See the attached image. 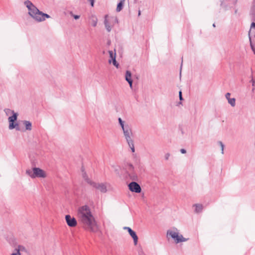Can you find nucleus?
Instances as JSON below:
<instances>
[{"label": "nucleus", "mask_w": 255, "mask_h": 255, "mask_svg": "<svg viewBox=\"0 0 255 255\" xmlns=\"http://www.w3.org/2000/svg\"><path fill=\"white\" fill-rule=\"evenodd\" d=\"M213 27H214L216 26V25H215V23H214V24H213Z\"/></svg>", "instance_id": "38"}, {"label": "nucleus", "mask_w": 255, "mask_h": 255, "mask_svg": "<svg viewBox=\"0 0 255 255\" xmlns=\"http://www.w3.org/2000/svg\"><path fill=\"white\" fill-rule=\"evenodd\" d=\"M23 124L25 126V129L26 130H30L31 129L32 125L29 121H24Z\"/></svg>", "instance_id": "18"}, {"label": "nucleus", "mask_w": 255, "mask_h": 255, "mask_svg": "<svg viewBox=\"0 0 255 255\" xmlns=\"http://www.w3.org/2000/svg\"><path fill=\"white\" fill-rule=\"evenodd\" d=\"M65 220L67 225L71 227H75L77 225V221L74 217H71L69 215L65 216Z\"/></svg>", "instance_id": "11"}, {"label": "nucleus", "mask_w": 255, "mask_h": 255, "mask_svg": "<svg viewBox=\"0 0 255 255\" xmlns=\"http://www.w3.org/2000/svg\"><path fill=\"white\" fill-rule=\"evenodd\" d=\"M124 0H121V1L118 3L116 8L117 12H120L122 10L124 6Z\"/></svg>", "instance_id": "17"}, {"label": "nucleus", "mask_w": 255, "mask_h": 255, "mask_svg": "<svg viewBox=\"0 0 255 255\" xmlns=\"http://www.w3.org/2000/svg\"><path fill=\"white\" fill-rule=\"evenodd\" d=\"M83 177L84 179V180L90 185L92 184V183L93 182L90 179H89L88 177V175H87L86 172H84L83 173Z\"/></svg>", "instance_id": "19"}, {"label": "nucleus", "mask_w": 255, "mask_h": 255, "mask_svg": "<svg viewBox=\"0 0 255 255\" xmlns=\"http://www.w3.org/2000/svg\"><path fill=\"white\" fill-rule=\"evenodd\" d=\"M186 240H174V244L177 245L181 242L186 241Z\"/></svg>", "instance_id": "28"}, {"label": "nucleus", "mask_w": 255, "mask_h": 255, "mask_svg": "<svg viewBox=\"0 0 255 255\" xmlns=\"http://www.w3.org/2000/svg\"><path fill=\"white\" fill-rule=\"evenodd\" d=\"M249 36L251 48L255 54V23L254 22L251 24Z\"/></svg>", "instance_id": "4"}, {"label": "nucleus", "mask_w": 255, "mask_h": 255, "mask_svg": "<svg viewBox=\"0 0 255 255\" xmlns=\"http://www.w3.org/2000/svg\"><path fill=\"white\" fill-rule=\"evenodd\" d=\"M24 248L22 246H18V249H16V253H12L11 255H21L20 253V251L21 250H23Z\"/></svg>", "instance_id": "23"}, {"label": "nucleus", "mask_w": 255, "mask_h": 255, "mask_svg": "<svg viewBox=\"0 0 255 255\" xmlns=\"http://www.w3.org/2000/svg\"><path fill=\"white\" fill-rule=\"evenodd\" d=\"M218 143L221 146L222 153L223 154L224 153V145L223 143L221 141H218Z\"/></svg>", "instance_id": "26"}, {"label": "nucleus", "mask_w": 255, "mask_h": 255, "mask_svg": "<svg viewBox=\"0 0 255 255\" xmlns=\"http://www.w3.org/2000/svg\"><path fill=\"white\" fill-rule=\"evenodd\" d=\"M88 1L90 2L91 5L93 7L94 4L95 0H87Z\"/></svg>", "instance_id": "31"}, {"label": "nucleus", "mask_w": 255, "mask_h": 255, "mask_svg": "<svg viewBox=\"0 0 255 255\" xmlns=\"http://www.w3.org/2000/svg\"><path fill=\"white\" fill-rule=\"evenodd\" d=\"M123 130L124 133V135L127 140V141H129L132 140L130 135L132 134L131 129L128 125L125 126V128H123Z\"/></svg>", "instance_id": "9"}, {"label": "nucleus", "mask_w": 255, "mask_h": 255, "mask_svg": "<svg viewBox=\"0 0 255 255\" xmlns=\"http://www.w3.org/2000/svg\"><path fill=\"white\" fill-rule=\"evenodd\" d=\"M24 3L28 9V14L37 21H42V19L39 16L40 11L29 0L25 1Z\"/></svg>", "instance_id": "2"}, {"label": "nucleus", "mask_w": 255, "mask_h": 255, "mask_svg": "<svg viewBox=\"0 0 255 255\" xmlns=\"http://www.w3.org/2000/svg\"><path fill=\"white\" fill-rule=\"evenodd\" d=\"M108 18V15H106L105 16L104 24H105V27H106L107 30L108 32H110L111 31L112 27L111 26V25L110 24V22H109Z\"/></svg>", "instance_id": "14"}, {"label": "nucleus", "mask_w": 255, "mask_h": 255, "mask_svg": "<svg viewBox=\"0 0 255 255\" xmlns=\"http://www.w3.org/2000/svg\"><path fill=\"white\" fill-rule=\"evenodd\" d=\"M40 13L39 16L40 18L42 19V21L45 20L46 18H48L50 17V15L46 13H43L42 11H40Z\"/></svg>", "instance_id": "20"}, {"label": "nucleus", "mask_w": 255, "mask_h": 255, "mask_svg": "<svg viewBox=\"0 0 255 255\" xmlns=\"http://www.w3.org/2000/svg\"><path fill=\"white\" fill-rule=\"evenodd\" d=\"M179 99L180 101H182L183 100V98H182V92L180 91H179Z\"/></svg>", "instance_id": "32"}, {"label": "nucleus", "mask_w": 255, "mask_h": 255, "mask_svg": "<svg viewBox=\"0 0 255 255\" xmlns=\"http://www.w3.org/2000/svg\"><path fill=\"white\" fill-rule=\"evenodd\" d=\"M127 142H128L129 147L130 148L132 152H134L135 151V149H134V146L133 140H131V141Z\"/></svg>", "instance_id": "21"}, {"label": "nucleus", "mask_w": 255, "mask_h": 255, "mask_svg": "<svg viewBox=\"0 0 255 255\" xmlns=\"http://www.w3.org/2000/svg\"><path fill=\"white\" fill-rule=\"evenodd\" d=\"M113 61V64L116 66L117 68H119V63L117 62L116 61V59H114V60L112 61Z\"/></svg>", "instance_id": "27"}, {"label": "nucleus", "mask_w": 255, "mask_h": 255, "mask_svg": "<svg viewBox=\"0 0 255 255\" xmlns=\"http://www.w3.org/2000/svg\"><path fill=\"white\" fill-rule=\"evenodd\" d=\"M170 155V154L169 153H166L165 155V160H168Z\"/></svg>", "instance_id": "30"}, {"label": "nucleus", "mask_w": 255, "mask_h": 255, "mask_svg": "<svg viewBox=\"0 0 255 255\" xmlns=\"http://www.w3.org/2000/svg\"><path fill=\"white\" fill-rule=\"evenodd\" d=\"M12 115L8 118V121L9 122V128L10 129L15 128L17 130H19L18 125L17 124H14L15 121L17 120V114L14 113L13 111H11Z\"/></svg>", "instance_id": "5"}, {"label": "nucleus", "mask_w": 255, "mask_h": 255, "mask_svg": "<svg viewBox=\"0 0 255 255\" xmlns=\"http://www.w3.org/2000/svg\"><path fill=\"white\" fill-rule=\"evenodd\" d=\"M166 236L168 239L170 238L173 239H186L184 238L182 235H179L178 232L173 230H168Z\"/></svg>", "instance_id": "6"}, {"label": "nucleus", "mask_w": 255, "mask_h": 255, "mask_svg": "<svg viewBox=\"0 0 255 255\" xmlns=\"http://www.w3.org/2000/svg\"><path fill=\"white\" fill-rule=\"evenodd\" d=\"M78 216L80 222L86 228L91 231L95 229L96 228L95 220L88 205H84L79 208Z\"/></svg>", "instance_id": "1"}, {"label": "nucleus", "mask_w": 255, "mask_h": 255, "mask_svg": "<svg viewBox=\"0 0 255 255\" xmlns=\"http://www.w3.org/2000/svg\"><path fill=\"white\" fill-rule=\"evenodd\" d=\"M138 15H140V10L138 11Z\"/></svg>", "instance_id": "37"}, {"label": "nucleus", "mask_w": 255, "mask_h": 255, "mask_svg": "<svg viewBox=\"0 0 255 255\" xmlns=\"http://www.w3.org/2000/svg\"><path fill=\"white\" fill-rule=\"evenodd\" d=\"M98 19L96 17H93V19L92 20V25L93 26L95 27L97 25V24Z\"/></svg>", "instance_id": "24"}, {"label": "nucleus", "mask_w": 255, "mask_h": 255, "mask_svg": "<svg viewBox=\"0 0 255 255\" xmlns=\"http://www.w3.org/2000/svg\"><path fill=\"white\" fill-rule=\"evenodd\" d=\"M193 206L195 207V212L197 213L201 212L203 208V206L202 204H194Z\"/></svg>", "instance_id": "16"}, {"label": "nucleus", "mask_w": 255, "mask_h": 255, "mask_svg": "<svg viewBox=\"0 0 255 255\" xmlns=\"http://www.w3.org/2000/svg\"><path fill=\"white\" fill-rule=\"evenodd\" d=\"M125 0H124V1H125Z\"/></svg>", "instance_id": "39"}, {"label": "nucleus", "mask_w": 255, "mask_h": 255, "mask_svg": "<svg viewBox=\"0 0 255 255\" xmlns=\"http://www.w3.org/2000/svg\"><path fill=\"white\" fill-rule=\"evenodd\" d=\"M72 16H73V17L75 19H78L80 18V15H73V14H72Z\"/></svg>", "instance_id": "33"}, {"label": "nucleus", "mask_w": 255, "mask_h": 255, "mask_svg": "<svg viewBox=\"0 0 255 255\" xmlns=\"http://www.w3.org/2000/svg\"><path fill=\"white\" fill-rule=\"evenodd\" d=\"M128 187L129 190L132 192L136 193H139L141 192V187L137 182L132 181L128 184Z\"/></svg>", "instance_id": "8"}, {"label": "nucleus", "mask_w": 255, "mask_h": 255, "mask_svg": "<svg viewBox=\"0 0 255 255\" xmlns=\"http://www.w3.org/2000/svg\"><path fill=\"white\" fill-rule=\"evenodd\" d=\"M228 103L231 105L232 107H235L236 105V99L235 98H230L228 100Z\"/></svg>", "instance_id": "22"}, {"label": "nucleus", "mask_w": 255, "mask_h": 255, "mask_svg": "<svg viewBox=\"0 0 255 255\" xmlns=\"http://www.w3.org/2000/svg\"><path fill=\"white\" fill-rule=\"evenodd\" d=\"M126 168L130 178L135 180L137 178V175L134 171V167L131 163H128L127 165Z\"/></svg>", "instance_id": "7"}, {"label": "nucleus", "mask_w": 255, "mask_h": 255, "mask_svg": "<svg viewBox=\"0 0 255 255\" xmlns=\"http://www.w3.org/2000/svg\"><path fill=\"white\" fill-rule=\"evenodd\" d=\"M109 53L110 54V59L109 60V62L110 63H111L112 61L114 60V59H116V50H114V52H113V51L110 50L109 51Z\"/></svg>", "instance_id": "15"}, {"label": "nucleus", "mask_w": 255, "mask_h": 255, "mask_svg": "<svg viewBox=\"0 0 255 255\" xmlns=\"http://www.w3.org/2000/svg\"><path fill=\"white\" fill-rule=\"evenodd\" d=\"M26 173L32 178H45L46 176L44 171L38 167H33L32 170H26Z\"/></svg>", "instance_id": "3"}, {"label": "nucleus", "mask_w": 255, "mask_h": 255, "mask_svg": "<svg viewBox=\"0 0 255 255\" xmlns=\"http://www.w3.org/2000/svg\"><path fill=\"white\" fill-rule=\"evenodd\" d=\"M251 82L252 83L253 86H255V80L252 78Z\"/></svg>", "instance_id": "34"}, {"label": "nucleus", "mask_w": 255, "mask_h": 255, "mask_svg": "<svg viewBox=\"0 0 255 255\" xmlns=\"http://www.w3.org/2000/svg\"><path fill=\"white\" fill-rule=\"evenodd\" d=\"M125 79L128 82L130 87L131 88L132 86V80L131 79V72L127 70L126 72Z\"/></svg>", "instance_id": "12"}, {"label": "nucleus", "mask_w": 255, "mask_h": 255, "mask_svg": "<svg viewBox=\"0 0 255 255\" xmlns=\"http://www.w3.org/2000/svg\"><path fill=\"white\" fill-rule=\"evenodd\" d=\"M119 122L120 125H121V127L122 128V129L125 128V126H124V122L122 121V119L121 118H119Z\"/></svg>", "instance_id": "25"}, {"label": "nucleus", "mask_w": 255, "mask_h": 255, "mask_svg": "<svg viewBox=\"0 0 255 255\" xmlns=\"http://www.w3.org/2000/svg\"><path fill=\"white\" fill-rule=\"evenodd\" d=\"M180 152L182 153H185L186 152V150L184 149V148H182L180 149Z\"/></svg>", "instance_id": "35"}, {"label": "nucleus", "mask_w": 255, "mask_h": 255, "mask_svg": "<svg viewBox=\"0 0 255 255\" xmlns=\"http://www.w3.org/2000/svg\"><path fill=\"white\" fill-rule=\"evenodd\" d=\"M231 94L230 93H227L225 95V97L226 99L228 100V99H230Z\"/></svg>", "instance_id": "29"}, {"label": "nucleus", "mask_w": 255, "mask_h": 255, "mask_svg": "<svg viewBox=\"0 0 255 255\" xmlns=\"http://www.w3.org/2000/svg\"><path fill=\"white\" fill-rule=\"evenodd\" d=\"M133 241H134V245L135 246H136L137 245L138 240H133Z\"/></svg>", "instance_id": "36"}, {"label": "nucleus", "mask_w": 255, "mask_h": 255, "mask_svg": "<svg viewBox=\"0 0 255 255\" xmlns=\"http://www.w3.org/2000/svg\"><path fill=\"white\" fill-rule=\"evenodd\" d=\"M125 230H127L129 234L130 235L132 239H138V237L136 234V233L133 231L130 228L128 227H125L124 228Z\"/></svg>", "instance_id": "13"}, {"label": "nucleus", "mask_w": 255, "mask_h": 255, "mask_svg": "<svg viewBox=\"0 0 255 255\" xmlns=\"http://www.w3.org/2000/svg\"><path fill=\"white\" fill-rule=\"evenodd\" d=\"M91 186L99 190L102 193H106L107 191L106 185L104 183H97L93 182Z\"/></svg>", "instance_id": "10"}]
</instances>
